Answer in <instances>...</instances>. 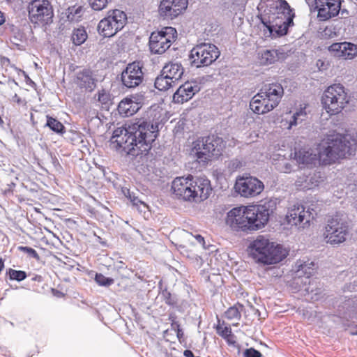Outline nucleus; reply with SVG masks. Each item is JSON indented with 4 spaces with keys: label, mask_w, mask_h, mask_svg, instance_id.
<instances>
[{
    "label": "nucleus",
    "mask_w": 357,
    "mask_h": 357,
    "mask_svg": "<svg viewBox=\"0 0 357 357\" xmlns=\"http://www.w3.org/2000/svg\"><path fill=\"white\" fill-rule=\"evenodd\" d=\"M357 148V132L342 135L335 131L327 134L317 145V154L302 149L294 154L300 165L310 167L319 163L327 165L354 154Z\"/></svg>",
    "instance_id": "1"
},
{
    "label": "nucleus",
    "mask_w": 357,
    "mask_h": 357,
    "mask_svg": "<svg viewBox=\"0 0 357 357\" xmlns=\"http://www.w3.org/2000/svg\"><path fill=\"white\" fill-rule=\"evenodd\" d=\"M159 125L156 121H138L128 128H118L113 132L112 141L128 154L146 153L157 137Z\"/></svg>",
    "instance_id": "2"
},
{
    "label": "nucleus",
    "mask_w": 357,
    "mask_h": 357,
    "mask_svg": "<svg viewBox=\"0 0 357 357\" xmlns=\"http://www.w3.org/2000/svg\"><path fill=\"white\" fill-rule=\"evenodd\" d=\"M264 24L272 37L284 36L293 24L294 14L284 0H265Z\"/></svg>",
    "instance_id": "3"
},
{
    "label": "nucleus",
    "mask_w": 357,
    "mask_h": 357,
    "mask_svg": "<svg viewBox=\"0 0 357 357\" xmlns=\"http://www.w3.org/2000/svg\"><path fill=\"white\" fill-rule=\"evenodd\" d=\"M248 252L255 263L262 265L276 264L288 255V250L283 245L264 235H259L252 240L248 247Z\"/></svg>",
    "instance_id": "4"
},
{
    "label": "nucleus",
    "mask_w": 357,
    "mask_h": 357,
    "mask_svg": "<svg viewBox=\"0 0 357 357\" xmlns=\"http://www.w3.org/2000/svg\"><path fill=\"white\" fill-rule=\"evenodd\" d=\"M225 222L234 232L250 234L261 229L251 206L231 208L227 213Z\"/></svg>",
    "instance_id": "5"
},
{
    "label": "nucleus",
    "mask_w": 357,
    "mask_h": 357,
    "mask_svg": "<svg viewBox=\"0 0 357 357\" xmlns=\"http://www.w3.org/2000/svg\"><path fill=\"white\" fill-rule=\"evenodd\" d=\"M225 146V142L218 136L199 138L192 143L190 155L199 164L206 165L212 158L220 156Z\"/></svg>",
    "instance_id": "6"
},
{
    "label": "nucleus",
    "mask_w": 357,
    "mask_h": 357,
    "mask_svg": "<svg viewBox=\"0 0 357 357\" xmlns=\"http://www.w3.org/2000/svg\"><path fill=\"white\" fill-rule=\"evenodd\" d=\"M350 97L341 84L329 86L321 96L323 109L331 116L340 114L349 103Z\"/></svg>",
    "instance_id": "7"
},
{
    "label": "nucleus",
    "mask_w": 357,
    "mask_h": 357,
    "mask_svg": "<svg viewBox=\"0 0 357 357\" xmlns=\"http://www.w3.org/2000/svg\"><path fill=\"white\" fill-rule=\"evenodd\" d=\"M349 231V225L339 215L329 218L324 229L323 236L325 241L331 245L344 243Z\"/></svg>",
    "instance_id": "8"
},
{
    "label": "nucleus",
    "mask_w": 357,
    "mask_h": 357,
    "mask_svg": "<svg viewBox=\"0 0 357 357\" xmlns=\"http://www.w3.org/2000/svg\"><path fill=\"white\" fill-rule=\"evenodd\" d=\"M312 219V214L310 211L306 209L303 204L296 203L287 207L284 224L290 228L303 231L310 227Z\"/></svg>",
    "instance_id": "9"
},
{
    "label": "nucleus",
    "mask_w": 357,
    "mask_h": 357,
    "mask_svg": "<svg viewBox=\"0 0 357 357\" xmlns=\"http://www.w3.org/2000/svg\"><path fill=\"white\" fill-rule=\"evenodd\" d=\"M126 22L127 15L123 11L119 9L110 10L99 22L98 31L104 37H112L124 27Z\"/></svg>",
    "instance_id": "10"
},
{
    "label": "nucleus",
    "mask_w": 357,
    "mask_h": 357,
    "mask_svg": "<svg viewBox=\"0 0 357 357\" xmlns=\"http://www.w3.org/2000/svg\"><path fill=\"white\" fill-rule=\"evenodd\" d=\"M28 14L31 23L45 26L52 22L54 10L49 0H32L28 6Z\"/></svg>",
    "instance_id": "11"
},
{
    "label": "nucleus",
    "mask_w": 357,
    "mask_h": 357,
    "mask_svg": "<svg viewBox=\"0 0 357 357\" xmlns=\"http://www.w3.org/2000/svg\"><path fill=\"white\" fill-rule=\"evenodd\" d=\"M219 56L220 52L215 45L202 43L192 49L190 59L194 66L200 68L211 65Z\"/></svg>",
    "instance_id": "12"
},
{
    "label": "nucleus",
    "mask_w": 357,
    "mask_h": 357,
    "mask_svg": "<svg viewBox=\"0 0 357 357\" xmlns=\"http://www.w3.org/2000/svg\"><path fill=\"white\" fill-rule=\"evenodd\" d=\"M176 35V29L171 26H166L159 31L153 32L149 39L151 51L154 54L164 53L175 40Z\"/></svg>",
    "instance_id": "13"
},
{
    "label": "nucleus",
    "mask_w": 357,
    "mask_h": 357,
    "mask_svg": "<svg viewBox=\"0 0 357 357\" xmlns=\"http://www.w3.org/2000/svg\"><path fill=\"white\" fill-rule=\"evenodd\" d=\"M235 190L245 198L259 195L264 189L263 182L254 176H241L236 178Z\"/></svg>",
    "instance_id": "14"
},
{
    "label": "nucleus",
    "mask_w": 357,
    "mask_h": 357,
    "mask_svg": "<svg viewBox=\"0 0 357 357\" xmlns=\"http://www.w3.org/2000/svg\"><path fill=\"white\" fill-rule=\"evenodd\" d=\"M193 176H180L174 178L172 183L173 194L178 199L193 202Z\"/></svg>",
    "instance_id": "15"
},
{
    "label": "nucleus",
    "mask_w": 357,
    "mask_h": 357,
    "mask_svg": "<svg viewBox=\"0 0 357 357\" xmlns=\"http://www.w3.org/2000/svg\"><path fill=\"white\" fill-rule=\"evenodd\" d=\"M317 17L320 21H327L337 16L340 10V0H314Z\"/></svg>",
    "instance_id": "16"
},
{
    "label": "nucleus",
    "mask_w": 357,
    "mask_h": 357,
    "mask_svg": "<svg viewBox=\"0 0 357 357\" xmlns=\"http://www.w3.org/2000/svg\"><path fill=\"white\" fill-rule=\"evenodd\" d=\"M144 73L138 62L129 63L121 73V82L127 88H135L143 81Z\"/></svg>",
    "instance_id": "17"
},
{
    "label": "nucleus",
    "mask_w": 357,
    "mask_h": 357,
    "mask_svg": "<svg viewBox=\"0 0 357 357\" xmlns=\"http://www.w3.org/2000/svg\"><path fill=\"white\" fill-rule=\"evenodd\" d=\"M188 7V0H162L158 13L167 19H174L183 13Z\"/></svg>",
    "instance_id": "18"
},
{
    "label": "nucleus",
    "mask_w": 357,
    "mask_h": 357,
    "mask_svg": "<svg viewBox=\"0 0 357 357\" xmlns=\"http://www.w3.org/2000/svg\"><path fill=\"white\" fill-rule=\"evenodd\" d=\"M277 204V199L270 198L266 199L261 204L252 206V210L255 211V215L261 229L268 222L270 215L276 209Z\"/></svg>",
    "instance_id": "19"
},
{
    "label": "nucleus",
    "mask_w": 357,
    "mask_h": 357,
    "mask_svg": "<svg viewBox=\"0 0 357 357\" xmlns=\"http://www.w3.org/2000/svg\"><path fill=\"white\" fill-rule=\"evenodd\" d=\"M328 50L334 56L344 60H352L357 56V45L349 42L333 43Z\"/></svg>",
    "instance_id": "20"
},
{
    "label": "nucleus",
    "mask_w": 357,
    "mask_h": 357,
    "mask_svg": "<svg viewBox=\"0 0 357 357\" xmlns=\"http://www.w3.org/2000/svg\"><path fill=\"white\" fill-rule=\"evenodd\" d=\"M193 202H201L210 195L212 188L210 181L206 177L193 176Z\"/></svg>",
    "instance_id": "21"
},
{
    "label": "nucleus",
    "mask_w": 357,
    "mask_h": 357,
    "mask_svg": "<svg viewBox=\"0 0 357 357\" xmlns=\"http://www.w3.org/2000/svg\"><path fill=\"white\" fill-rule=\"evenodd\" d=\"M200 88L196 82H187L179 86L173 95V101L175 103H183L190 100Z\"/></svg>",
    "instance_id": "22"
},
{
    "label": "nucleus",
    "mask_w": 357,
    "mask_h": 357,
    "mask_svg": "<svg viewBox=\"0 0 357 357\" xmlns=\"http://www.w3.org/2000/svg\"><path fill=\"white\" fill-rule=\"evenodd\" d=\"M260 94L268 98L272 105L276 107L284 94V89L280 84H269L264 85L259 91Z\"/></svg>",
    "instance_id": "23"
},
{
    "label": "nucleus",
    "mask_w": 357,
    "mask_h": 357,
    "mask_svg": "<svg viewBox=\"0 0 357 357\" xmlns=\"http://www.w3.org/2000/svg\"><path fill=\"white\" fill-rule=\"evenodd\" d=\"M296 266L299 276H301L303 273L305 275L304 278L301 279V282L304 283L302 290L307 293L313 292V288L310 287L311 280L310 276L314 272L315 264L312 261L303 263L302 261H297Z\"/></svg>",
    "instance_id": "24"
},
{
    "label": "nucleus",
    "mask_w": 357,
    "mask_h": 357,
    "mask_svg": "<svg viewBox=\"0 0 357 357\" xmlns=\"http://www.w3.org/2000/svg\"><path fill=\"white\" fill-rule=\"evenodd\" d=\"M141 107V98L138 96H132L122 100L118 106L119 112L126 116L135 114Z\"/></svg>",
    "instance_id": "25"
},
{
    "label": "nucleus",
    "mask_w": 357,
    "mask_h": 357,
    "mask_svg": "<svg viewBox=\"0 0 357 357\" xmlns=\"http://www.w3.org/2000/svg\"><path fill=\"white\" fill-rule=\"evenodd\" d=\"M257 62L262 66H268L275 63L276 61L284 59L285 53L276 49L261 50L257 53Z\"/></svg>",
    "instance_id": "26"
},
{
    "label": "nucleus",
    "mask_w": 357,
    "mask_h": 357,
    "mask_svg": "<svg viewBox=\"0 0 357 357\" xmlns=\"http://www.w3.org/2000/svg\"><path fill=\"white\" fill-rule=\"evenodd\" d=\"M250 107L254 113L257 114H266L275 108L271 102L259 92L251 99Z\"/></svg>",
    "instance_id": "27"
},
{
    "label": "nucleus",
    "mask_w": 357,
    "mask_h": 357,
    "mask_svg": "<svg viewBox=\"0 0 357 357\" xmlns=\"http://www.w3.org/2000/svg\"><path fill=\"white\" fill-rule=\"evenodd\" d=\"M307 113L305 112V106L301 107L296 112L292 113L289 112L283 116L281 123L283 126L290 130L293 126H296L299 123L302 122L306 117Z\"/></svg>",
    "instance_id": "28"
},
{
    "label": "nucleus",
    "mask_w": 357,
    "mask_h": 357,
    "mask_svg": "<svg viewBox=\"0 0 357 357\" xmlns=\"http://www.w3.org/2000/svg\"><path fill=\"white\" fill-rule=\"evenodd\" d=\"M163 75L167 76L172 81L176 83L182 77L184 69L182 65L177 62H170L167 63L162 69Z\"/></svg>",
    "instance_id": "29"
},
{
    "label": "nucleus",
    "mask_w": 357,
    "mask_h": 357,
    "mask_svg": "<svg viewBox=\"0 0 357 357\" xmlns=\"http://www.w3.org/2000/svg\"><path fill=\"white\" fill-rule=\"evenodd\" d=\"M77 84L80 87L92 90L95 87V79L92 77V73L89 70H84L77 73Z\"/></svg>",
    "instance_id": "30"
},
{
    "label": "nucleus",
    "mask_w": 357,
    "mask_h": 357,
    "mask_svg": "<svg viewBox=\"0 0 357 357\" xmlns=\"http://www.w3.org/2000/svg\"><path fill=\"white\" fill-rule=\"evenodd\" d=\"M84 13V8L80 5H74L69 7L65 12V15L70 22H78Z\"/></svg>",
    "instance_id": "31"
},
{
    "label": "nucleus",
    "mask_w": 357,
    "mask_h": 357,
    "mask_svg": "<svg viewBox=\"0 0 357 357\" xmlns=\"http://www.w3.org/2000/svg\"><path fill=\"white\" fill-rule=\"evenodd\" d=\"M175 84L176 83L170 78L165 76V74L163 75L162 71L161 74L156 77L154 83L155 87L160 91H166L170 87L174 86Z\"/></svg>",
    "instance_id": "32"
},
{
    "label": "nucleus",
    "mask_w": 357,
    "mask_h": 357,
    "mask_svg": "<svg viewBox=\"0 0 357 357\" xmlns=\"http://www.w3.org/2000/svg\"><path fill=\"white\" fill-rule=\"evenodd\" d=\"M87 38V33L83 27L74 29L72 34V40L75 45H80Z\"/></svg>",
    "instance_id": "33"
},
{
    "label": "nucleus",
    "mask_w": 357,
    "mask_h": 357,
    "mask_svg": "<svg viewBox=\"0 0 357 357\" xmlns=\"http://www.w3.org/2000/svg\"><path fill=\"white\" fill-rule=\"evenodd\" d=\"M46 126L56 133H63L64 132L63 125L56 119L49 116H47Z\"/></svg>",
    "instance_id": "34"
},
{
    "label": "nucleus",
    "mask_w": 357,
    "mask_h": 357,
    "mask_svg": "<svg viewBox=\"0 0 357 357\" xmlns=\"http://www.w3.org/2000/svg\"><path fill=\"white\" fill-rule=\"evenodd\" d=\"M295 185L298 190L311 189L308 174H303L302 176H299L295 182Z\"/></svg>",
    "instance_id": "35"
},
{
    "label": "nucleus",
    "mask_w": 357,
    "mask_h": 357,
    "mask_svg": "<svg viewBox=\"0 0 357 357\" xmlns=\"http://www.w3.org/2000/svg\"><path fill=\"white\" fill-rule=\"evenodd\" d=\"M90 7L96 11H100L106 8L112 0H87Z\"/></svg>",
    "instance_id": "36"
},
{
    "label": "nucleus",
    "mask_w": 357,
    "mask_h": 357,
    "mask_svg": "<svg viewBox=\"0 0 357 357\" xmlns=\"http://www.w3.org/2000/svg\"><path fill=\"white\" fill-rule=\"evenodd\" d=\"M7 273L11 280H16L18 282L24 280L26 278V273L23 271H17L15 269L9 268Z\"/></svg>",
    "instance_id": "37"
},
{
    "label": "nucleus",
    "mask_w": 357,
    "mask_h": 357,
    "mask_svg": "<svg viewBox=\"0 0 357 357\" xmlns=\"http://www.w3.org/2000/svg\"><path fill=\"white\" fill-rule=\"evenodd\" d=\"M217 333L223 338L227 339L229 341V337L231 336V331L230 327L225 325L224 323L218 324L217 326Z\"/></svg>",
    "instance_id": "38"
},
{
    "label": "nucleus",
    "mask_w": 357,
    "mask_h": 357,
    "mask_svg": "<svg viewBox=\"0 0 357 357\" xmlns=\"http://www.w3.org/2000/svg\"><path fill=\"white\" fill-rule=\"evenodd\" d=\"M95 281L100 286L109 287L114 283V280L110 278H107L101 273H96L95 276Z\"/></svg>",
    "instance_id": "39"
},
{
    "label": "nucleus",
    "mask_w": 357,
    "mask_h": 357,
    "mask_svg": "<svg viewBox=\"0 0 357 357\" xmlns=\"http://www.w3.org/2000/svg\"><path fill=\"white\" fill-rule=\"evenodd\" d=\"M309 182L310 183L311 189L318 186L323 181V177L320 172H314L312 174L309 173Z\"/></svg>",
    "instance_id": "40"
},
{
    "label": "nucleus",
    "mask_w": 357,
    "mask_h": 357,
    "mask_svg": "<svg viewBox=\"0 0 357 357\" xmlns=\"http://www.w3.org/2000/svg\"><path fill=\"white\" fill-rule=\"evenodd\" d=\"M225 317L228 319H239L241 318V312L236 306H233L229 307L226 312H225Z\"/></svg>",
    "instance_id": "41"
},
{
    "label": "nucleus",
    "mask_w": 357,
    "mask_h": 357,
    "mask_svg": "<svg viewBox=\"0 0 357 357\" xmlns=\"http://www.w3.org/2000/svg\"><path fill=\"white\" fill-rule=\"evenodd\" d=\"M110 100L109 94L104 90L99 91L98 93V101L102 105H107Z\"/></svg>",
    "instance_id": "42"
},
{
    "label": "nucleus",
    "mask_w": 357,
    "mask_h": 357,
    "mask_svg": "<svg viewBox=\"0 0 357 357\" xmlns=\"http://www.w3.org/2000/svg\"><path fill=\"white\" fill-rule=\"evenodd\" d=\"M244 357H261V354L257 350L250 348L246 349L243 353Z\"/></svg>",
    "instance_id": "43"
},
{
    "label": "nucleus",
    "mask_w": 357,
    "mask_h": 357,
    "mask_svg": "<svg viewBox=\"0 0 357 357\" xmlns=\"http://www.w3.org/2000/svg\"><path fill=\"white\" fill-rule=\"evenodd\" d=\"M19 248H20V250H21L24 252H26V253H28L33 257L38 258V255L34 249L29 248V247H24V246H21Z\"/></svg>",
    "instance_id": "44"
},
{
    "label": "nucleus",
    "mask_w": 357,
    "mask_h": 357,
    "mask_svg": "<svg viewBox=\"0 0 357 357\" xmlns=\"http://www.w3.org/2000/svg\"><path fill=\"white\" fill-rule=\"evenodd\" d=\"M128 200L134 205L138 206L139 204L144 205V203L139 200L137 197H135V195L132 192L130 197H128Z\"/></svg>",
    "instance_id": "45"
},
{
    "label": "nucleus",
    "mask_w": 357,
    "mask_h": 357,
    "mask_svg": "<svg viewBox=\"0 0 357 357\" xmlns=\"http://www.w3.org/2000/svg\"><path fill=\"white\" fill-rule=\"evenodd\" d=\"M192 237L195 238V240L196 241V242L201 245H204V238L199 235V234H196L195 236H192Z\"/></svg>",
    "instance_id": "46"
},
{
    "label": "nucleus",
    "mask_w": 357,
    "mask_h": 357,
    "mask_svg": "<svg viewBox=\"0 0 357 357\" xmlns=\"http://www.w3.org/2000/svg\"><path fill=\"white\" fill-rule=\"evenodd\" d=\"M122 193L127 199H128V197H130L132 192L128 188H122Z\"/></svg>",
    "instance_id": "47"
},
{
    "label": "nucleus",
    "mask_w": 357,
    "mask_h": 357,
    "mask_svg": "<svg viewBox=\"0 0 357 357\" xmlns=\"http://www.w3.org/2000/svg\"><path fill=\"white\" fill-rule=\"evenodd\" d=\"M122 193L127 199H128V197H130L132 192L128 188H122Z\"/></svg>",
    "instance_id": "48"
},
{
    "label": "nucleus",
    "mask_w": 357,
    "mask_h": 357,
    "mask_svg": "<svg viewBox=\"0 0 357 357\" xmlns=\"http://www.w3.org/2000/svg\"><path fill=\"white\" fill-rule=\"evenodd\" d=\"M6 21V18L3 13L0 11V25L3 24Z\"/></svg>",
    "instance_id": "49"
},
{
    "label": "nucleus",
    "mask_w": 357,
    "mask_h": 357,
    "mask_svg": "<svg viewBox=\"0 0 357 357\" xmlns=\"http://www.w3.org/2000/svg\"><path fill=\"white\" fill-rule=\"evenodd\" d=\"M1 62L3 64H9L10 63V59L7 57H2L1 58Z\"/></svg>",
    "instance_id": "50"
},
{
    "label": "nucleus",
    "mask_w": 357,
    "mask_h": 357,
    "mask_svg": "<svg viewBox=\"0 0 357 357\" xmlns=\"http://www.w3.org/2000/svg\"><path fill=\"white\" fill-rule=\"evenodd\" d=\"M184 356L186 357H193V353L190 350H185L184 351Z\"/></svg>",
    "instance_id": "51"
},
{
    "label": "nucleus",
    "mask_w": 357,
    "mask_h": 357,
    "mask_svg": "<svg viewBox=\"0 0 357 357\" xmlns=\"http://www.w3.org/2000/svg\"><path fill=\"white\" fill-rule=\"evenodd\" d=\"M181 335H183V333H182L181 330L178 329V332H177L178 337L179 338Z\"/></svg>",
    "instance_id": "52"
},
{
    "label": "nucleus",
    "mask_w": 357,
    "mask_h": 357,
    "mask_svg": "<svg viewBox=\"0 0 357 357\" xmlns=\"http://www.w3.org/2000/svg\"><path fill=\"white\" fill-rule=\"evenodd\" d=\"M352 334H356L357 335V326H356V332H353Z\"/></svg>",
    "instance_id": "53"
},
{
    "label": "nucleus",
    "mask_w": 357,
    "mask_h": 357,
    "mask_svg": "<svg viewBox=\"0 0 357 357\" xmlns=\"http://www.w3.org/2000/svg\"><path fill=\"white\" fill-rule=\"evenodd\" d=\"M17 94H15V96H14L13 98L17 99Z\"/></svg>",
    "instance_id": "54"
}]
</instances>
